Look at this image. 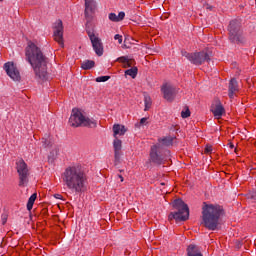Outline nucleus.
Returning <instances> with one entry per match:
<instances>
[{
  "label": "nucleus",
  "mask_w": 256,
  "mask_h": 256,
  "mask_svg": "<svg viewBox=\"0 0 256 256\" xmlns=\"http://www.w3.org/2000/svg\"><path fill=\"white\" fill-rule=\"evenodd\" d=\"M25 57L35 73V78L38 81H47L49 75L47 63H49V59L43 54L41 48L31 41L28 42L25 48Z\"/></svg>",
  "instance_id": "1"
},
{
  "label": "nucleus",
  "mask_w": 256,
  "mask_h": 256,
  "mask_svg": "<svg viewBox=\"0 0 256 256\" xmlns=\"http://www.w3.org/2000/svg\"><path fill=\"white\" fill-rule=\"evenodd\" d=\"M62 181L67 189L74 193H85L87 191V174L81 166H69L61 175Z\"/></svg>",
  "instance_id": "2"
},
{
  "label": "nucleus",
  "mask_w": 256,
  "mask_h": 256,
  "mask_svg": "<svg viewBox=\"0 0 256 256\" xmlns=\"http://www.w3.org/2000/svg\"><path fill=\"white\" fill-rule=\"evenodd\" d=\"M225 215L223 206L219 204H207L203 203L202 207V225L208 231H217L219 225H221V218Z\"/></svg>",
  "instance_id": "3"
},
{
  "label": "nucleus",
  "mask_w": 256,
  "mask_h": 256,
  "mask_svg": "<svg viewBox=\"0 0 256 256\" xmlns=\"http://www.w3.org/2000/svg\"><path fill=\"white\" fill-rule=\"evenodd\" d=\"M172 206L176 211L169 214V221H173L174 219L176 223H181V221H187L189 219V206L181 198L174 200Z\"/></svg>",
  "instance_id": "4"
},
{
  "label": "nucleus",
  "mask_w": 256,
  "mask_h": 256,
  "mask_svg": "<svg viewBox=\"0 0 256 256\" xmlns=\"http://www.w3.org/2000/svg\"><path fill=\"white\" fill-rule=\"evenodd\" d=\"M69 123L71 127H90L91 129H94L97 127V121L94 119L86 118L83 113H81V110L78 108H74L72 110V115L70 116Z\"/></svg>",
  "instance_id": "5"
},
{
  "label": "nucleus",
  "mask_w": 256,
  "mask_h": 256,
  "mask_svg": "<svg viewBox=\"0 0 256 256\" xmlns=\"http://www.w3.org/2000/svg\"><path fill=\"white\" fill-rule=\"evenodd\" d=\"M170 153L169 150H164L161 144H155L150 148L149 161L154 165H165Z\"/></svg>",
  "instance_id": "6"
},
{
  "label": "nucleus",
  "mask_w": 256,
  "mask_h": 256,
  "mask_svg": "<svg viewBox=\"0 0 256 256\" xmlns=\"http://www.w3.org/2000/svg\"><path fill=\"white\" fill-rule=\"evenodd\" d=\"M183 57H186L193 65H203V63H209L211 61V54L209 51L204 50L200 52L189 53L182 51Z\"/></svg>",
  "instance_id": "7"
},
{
  "label": "nucleus",
  "mask_w": 256,
  "mask_h": 256,
  "mask_svg": "<svg viewBox=\"0 0 256 256\" xmlns=\"http://www.w3.org/2000/svg\"><path fill=\"white\" fill-rule=\"evenodd\" d=\"M16 169L19 177V187H27L31 173L29 172V166L25 163V160L20 159L16 162Z\"/></svg>",
  "instance_id": "8"
},
{
  "label": "nucleus",
  "mask_w": 256,
  "mask_h": 256,
  "mask_svg": "<svg viewBox=\"0 0 256 256\" xmlns=\"http://www.w3.org/2000/svg\"><path fill=\"white\" fill-rule=\"evenodd\" d=\"M228 31L231 43H243V38H241V23L239 20L230 21Z\"/></svg>",
  "instance_id": "9"
},
{
  "label": "nucleus",
  "mask_w": 256,
  "mask_h": 256,
  "mask_svg": "<svg viewBox=\"0 0 256 256\" xmlns=\"http://www.w3.org/2000/svg\"><path fill=\"white\" fill-rule=\"evenodd\" d=\"M86 33L91 41L93 50L95 51L98 57L103 55V42H101V38L95 35V31L93 28L89 27V23H86Z\"/></svg>",
  "instance_id": "10"
},
{
  "label": "nucleus",
  "mask_w": 256,
  "mask_h": 256,
  "mask_svg": "<svg viewBox=\"0 0 256 256\" xmlns=\"http://www.w3.org/2000/svg\"><path fill=\"white\" fill-rule=\"evenodd\" d=\"M84 1H85L84 15L87 19V23L89 27H91L90 21L93 19V15H95V11L97 9V2L95 0H84Z\"/></svg>",
  "instance_id": "11"
},
{
  "label": "nucleus",
  "mask_w": 256,
  "mask_h": 256,
  "mask_svg": "<svg viewBox=\"0 0 256 256\" xmlns=\"http://www.w3.org/2000/svg\"><path fill=\"white\" fill-rule=\"evenodd\" d=\"M4 70L7 75L13 79V81H21V74L13 62H7L4 64Z\"/></svg>",
  "instance_id": "12"
},
{
  "label": "nucleus",
  "mask_w": 256,
  "mask_h": 256,
  "mask_svg": "<svg viewBox=\"0 0 256 256\" xmlns=\"http://www.w3.org/2000/svg\"><path fill=\"white\" fill-rule=\"evenodd\" d=\"M54 40L59 46L64 47L63 42V21L58 20L54 26Z\"/></svg>",
  "instance_id": "13"
},
{
  "label": "nucleus",
  "mask_w": 256,
  "mask_h": 256,
  "mask_svg": "<svg viewBox=\"0 0 256 256\" xmlns=\"http://www.w3.org/2000/svg\"><path fill=\"white\" fill-rule=\"evenodd\" d=\"M161 91L163 93V97L164 99H166V101H173V99H175V95H177V92L175 91V87L171 86V85H163L161 88Z\"/></svg>",
  "instance_id": "14"
},
{
  "label": "nucleus",
  "mask_w": 256,
  "mask_h": 256,
  "mask_svg": "<svg viewBox=\"0 0 256 256\" xmlns=\"http://www.w3.org/2000/svg\"><path fill=\"white\" fill-rule=\"evenodd\" d=\"M114 147V159L115 163H119L121 161V149H123V142L119 140V138H115L113 141Z\"/></svg>",
  "instance_id": "15"
},
{
  "label": "nucleus",
  "mask_w": 256,
  "mask_h": 256,
  "mask_svg": "<svg viewBox=\"0 0 256 256\" xmlns=\"http://www.w3.org/2000/svg\"><path fill=\"white\" fill-rule=\"evenodd\" d=\"M237 93H239V83L237 82V79L232 78L228 85V97L233 99Z\"/></svg>",
  "instance_id": "16"
},
{
  "label": "nucleus",
  "mask_w": 256,
  "mask_h": 256,
  "mask_svg": "<svg viewBox=\"0 0 256 256\" xmlns=\"http://www.w3.org/2000/svg\"><path fill=\"white\" fill-rule=\"evenodd\" d=\"M211 112L216 119H221L225 115V107L218 101L215 105L211 106Z\"/></svg>",
  "instance_id": "17"
},
{
  "label": "nucleus",
  "mask_w": 256,
  "mask_h": 256,
  "mask_svg": "<svg viewBox=\"0 0 256 256\" xmlns=\"http://www.w3.org/2000/svg\"><path fill=\"white\" fill-rule=\"evenodd\" d=\"M113 133L115 139H117V135H125L127 133V128H125L123 125L120 124H114L113 125Z\"/></svg>",
  "instance_id": "18"
},
{
  "label": "nucleus",
  "mask_w": 256,
  "mask_h": 256,
  "mask_svg": "<svg viewBox=\"0 0 256 256\" xmlns=\"http://www.w3.org/2000/svg\"><path fill=\"white\" fill-rule=\"evenodd\" d=\"M108 19L113 21V23H119V21H123V19H125V12H119L118 16L115 13H110L108 15Z\"/></svg>",
  "instance_id": "19"
},
{
  "label": "nucleus",
  "mask_w": 256,
  "mask_h": 256,
  "mask_svg": "<svg viewBox=\"0 0 256 256\" xmlns=\"http://www.w3.org/2000/svg\"><path fill=\"white\" fill-rule=\"evenodd\" d=\"M201 253V250H199V247H197V245L194 244H190L187 248V255L188 256H193V255H197Z\"/></svg>",
  "instance_id": "20"
},
{
  "label": "nucleus",
  "mask_w": 256,
  "mask_h": 256,
  "mask_svg": "<svg viewBox=\"0 0 256 256\" xmlns=\"http://www.w3.org/2000/svg\"><path fill=\"white\" fill-rule=\"evenodd\" d=\"M175 138L172 136H166L164 138H159V143H162V145H165V147H170V145H173V141Z\"/></svg>",
  "instance_id": "21"
},
{
  "label": "nucleus",
  "mask_w": 256,
  "mask_h": 256,
  "mask_svg": "<svg viewBox=\"0 0 256 256\" xmlns=\"http://www.w3.org/2000/svg\"><path fill=\"white\" fill-rule=\"evenodd\" d=\"M93 67H95V61L93 60H85L82 64H81V68L84 71H89V69H93Z\"/></svg>",
  "instance_id": "22"
},
{
  "label": "nucleus",
  "mask_w": 256,
  "mask_h": 256,
  "mask_svg": "<svg viewBox=\"0 0 256 256\" xmlns=\"http://www.w3.org/2000/svg\"><path fill=\"white\" fill-rule=\"evenodd\" d=\"M37 200V193H34L30 196L27 203V210L31 211L33 209V205H35V201Z\"/></svg>",
  "instance_id": "23"
},
{
  "label": "nucleus",
  "mask_w": 256,
  "mask_h": 256,
  "mask_svg": "<svg viewBox=\"0 0 256 256\" xmlns=\"http://www.w3.org/2000/svg\"><path fill=\"white\" fill-rule=\"evenodd\" d=\"M138 71H139V69L134 66V67L126 70L125 75H129L130 77H132V79H135V77H137Z\"/></svg>",
  "instance_id": "24"
},
{
  "label": "nucleus",
  "mask_w": 256,
  "mask_h": 256,
  "mask_svg": "<svg viewBox=\"0 0 256 256\" xmlns=\"http://www.w3.org/2000/svg\"><path fill=\"white\" fill-rule=\"evenodd\" d=\"M144 103H145L144 111H149L151 109V105H153V101L151 100V96L146 95L144 97Z\"/></svg>",
  "instance_id": "25"
},
{
  "label": "nucleus",
  "mask_w": 256,
  "mask_h": 256,
  "mask_svg": "<svg viewBox=\"0 0 256 256\" xmlns=\"http://www.w3.org/2000/svg\"><path fill=\"white\" fill-rule=\"evenodd\" d=\"M111 76H99L96 78L97 83H105V81H109Z\"/></svg>",
  "instance_id": "26"
},
{
  "label": "nucleus",
  "mask_w": 256,
  "mask_h": 256,
  "mask_svg": "<svg viewBox=\"0 0 256 256\" xmlns=\"http://www.w3.org/2000/svg\"><path fill=\"white\" fill-rule=\"evenodd\" d=\"M182 119H187V117H191V111L187 108L185 111L181 112Z\"/></svg>",
  "instance_id": "27"
},
{
  "label": "nucleus",
  "mask_w": 256,
  "mask_h": 256,
  "mask_svg": "<svg viewBox=\"0 0 256 256\" xmlns=\"http://www.w3.org/2000/svg\"><path fill=\"white\" fill-rule=\"evenodd\" d=\"M128 57L127 56H121L119 58H117L118 63H123L124 65H127V61H128Z\"/></svg>",
  "instance_id": "28"
},
{
  "label": "nucleus",
  "mask_w": 256,
  "mask_h": 256,
  "mask_svg": "<svg viewBox=\"0 0 256 256\" xmlns=\"http://www.w3.org/2000/svg\"><path fill=\"white\" fill-rule=\"evenodd\" d=\"M133 65H135V59H128L124 68L133 67Z\"/></svg>",
  "instance_id": "29"
},
{
  "label": "nucleus",
  "mask_w": 256,
  "mask_h": 256,
  "mask_svg": "<svg viewBox=\"0 0 256 256\" xmlns=\"http://www.w3.org/2000/svg\"><path fill=\"white\" fill-rule=\"evenodd\" d=\"M204 153H206V154L213 153V146H211V145H206V147H205V149H204Z\"/></svg>",
  "instance_id": "30"
},
{
  "label": "nucleus",
  "mask_w": 256,
  "mask_h": 256,
  "mask_svg": "<svg viewBox=\"0 0 256 256\" xmlns=\"http://www.w3.org/2000/svg\"><path fill=\"white\" fill-rule=\"evenodd\" d=\"M115 41H118L119 45H121V43H123V36L116 34L114 36Z\"/></svg>",
  "instance_id": "31"
},
{
  "label": "nucleus",
  "mask_w": 256,
  "mask_h": 256,
  "mask_svg": "<svg viewBox=\"0 0 256 256\" xmlns=\"http://www.w3.org/2000/svg\"><path fill=\"white\" fill-rule=\"evenodd\" d=\"M42 143L44 147H51V141H49L48 139L43 138Z\"/></svg>",
  "instance_id": "32"
},
{
  "label": "nucleus",
  "mask_w": 256,
  "mask_h": 256,
  "mask_svg": "<svg viewBox=\"0 0 256 256\" xmlns=\"http://www.w3.org/2000/svg\"><path fill=\"white\" fill-rule=\"evenodd\" d=\"M147 119H149V118H142L141 120H140V125H147Z\"/></svg>",
  "instance_id": "33"
},
{
  "label": "nucleus",
  "mask_w": 256,
  "mask_h": 256,
  "mask_svg": "<svg viewBox=\"0 0 256 256\" xmlns=\"http://www.w3.org/2000/svg\"><path fill=\"white\" fill-rule=\"evenodd\" d=\"M54 197L55 199H63V196L61 194H55Z\"/></svg>",
  "instance_id": "34"
},
{
  "label": "nucleus",
  "mask_w": 256,
  "mask_h": 256,
  "mask_svg": "<svg viewBox=\"0 0 256 256\" xmlns=\"http://www.w3.org/2000/svg\"><path fill=\"white\" fill-rule=\"evenodd\" d=\"M118 177H119L121 183H123V181H124L123 175L119 174Z\"/></svg>",
  "instance_id": "35"
},
{
  "label": "nucleus",
  "mask_w": 256,
  "mask_h": 256,
  "mask_svg": "<svg viewBox=\"0 0 256 256\" xmlns=\"http://www.w3.org/2000/svg\"><path fill=\"white\" fill-rule=\"evenodd\" d=\"M229 146H230V149H235V145H233V143H230Z\"/></svg>",
  "instance_id": "36"
},
{
  "label": "nucleus",
  "mask_w": 256,
  "mask_h": 256,
  "mask_svg": "<svg viewBox=\"0 0 256 256\" xmlns=\"http://www.w3.org/2000/svg\"><path fill=\"white\" fill-rule=\"evenodd\" d=\"M206 9H209L211 11L213 9V6H207Z\"/></svg>",
  "instance_id": "37"
},
{
  "label": "nucleus",
  "mask_w": 256,
  "mask_h": 256,
  "mask_svg": "<svg viewBox=\"0 0 256 256\" xmlns=\"http://www.w3.org/2000/svg\"><path fill=\"white\" fill-rule=\"evenodd\" d=\"M5 223H7V219H4V220H3V225H5Z\"/></svg>",
  "instance_id": "38"
}]
</instances>
